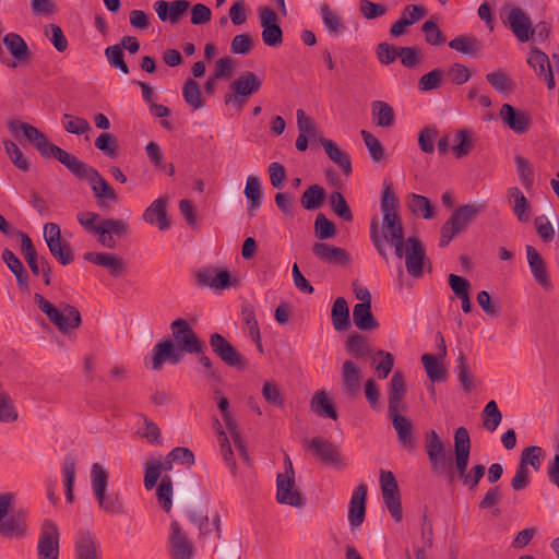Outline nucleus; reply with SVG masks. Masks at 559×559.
<instances>
[{
  "mask_svg": "<svg viewBox=\"0 0 559 559\" xmlns=\"http://www.w3.org/2000/svg\"><path fill=\"white\" fill-rule=\"evenodd\" d=\"M95 147L109 158H116L118 156V139L111 133H100L95 140Z\"/></svg>",
  "mask_w": 559,
  "mask_h": 559,
  "instance_id": "e2e57ef3",
  "label": "nucleus"
},
{
  "mask_svg": "<svg viewBox=\"0 0 559 559\" xmlns=\"http://www.w3.org/2000/svg\"><path fill=\"white\" fill-rule=\"evenodd\" d=\"M0 536L7 539L21 540L28 536L27 514L25 511L9 513L0 522Z\"/></svg>",
  "mask_w": 559,
  "mask_h": 559,
  "instance_id": "f3484780",
  "label": "nucleus"
},
{
  "mask_svg": "<svg viewBox=\"0 0 559 559\" xmlns=\"http://www.w3.org/2000/svg\"><path fill=\"white\" fill-rule=\"evenodd\" d=\"M108 472L99 463L91 468V483L98 508L109 515H124L127 513L122 496L118 491H108Z\"/></svg>",
  "mask_w": 559,
  "mask_h": 559,
  "instance_id": "f03ea898",
  "label": "nucleus"
},
{
  "mask_svg": "<svg viewBox=\"0 0 559 559\" xmlns=\"http://www.w3.org/2000/svg\"><path fill=\"white\" fill-rule=\"evenodd\" d=\"M508 198L511 203L512 211L519 222L527 223L531 219L530 203L524 193L518 187L508 189Z\"/></svg>",
  "mask_w": 559,
  "mask_h": 559,
  "instance_id": "c9c22d12",
  "label": "nucleus"
},
{
  "mask_svg": "<svg viewBox=\"0 0 559 559\" xmlns=\"http://www.w3.org/2000/svg\"><path fill=\"white\" fill-rule=\"evenodd\" d=\"M427 14V10L420 4H408L406 5L397 22H400L405 28L418 22Z\"/></svg>",
  "mask_w": 559,
  "mask_h": 559,
  "instance_id": "774afa93",
  "label": "nucleus"
},
{
  "mask_svg": "<svg viewBox=\"0 0 559 559\" xmlns=\"http://www.w3.org/2000/svg\"><path fill=\"white\" fill-rule=\"evenodd\" d=\"M320 13L324 27L328 29L330 35L338 36L344 31V23L328 3L321 4Z\"/></svg>",
  "mask_w": 559,
  "mask_h": 559,
  "instance_id": "09e8293b",
  "label": "nucleus"
},
{
  "mask_svg": "<svg viewBox=\"0 0 559 559\" xmlns=\"http://www.w3.org/2000/svg\"><path fill=\"white\" fill-rule=\"evenodd\" d=\"M324 199V189L318 185H312L304 191L300 203L304 209L311 211L321 207Z\"/></svg>",
  "mask_w": 559,
  "mask_h": 559,
  "instance_id": "3c124183",
  "label": "nucleus"
},
{
  "mask_svg": "<svg viewBox=\"0 0 559 559\" xmlns=\"http://www.w3.org/2000/svg\"><path fill=\"white\" fill-rule=\"evenodd\" d=\"M44 239L49 248L50 253L63 265L70 263V251L67 250L61 242V229L56 223H47L44 225Z\"/></svg>",
  "mask_w": 559,
  "mask_h": 559,
  "instance_id": "412c9836",
  "label": "nucleus"
},
{
  "mask_svg": "<svg viewBox=\"0 0 559 559\" xmlns=\"http://www.w3.org/2000/svg\"><path fill=\"white\" fill-rule=\"evenodd\" d=\"M36 552L38 559L59 558V531L51 520L41 524Z\"/></svg>",
  "mask_w": 559,
  "mask_h": 559,
  "instance_id": "1a4fd4ad",
  "label": "nucleus"
},
{
  "mask_svg": "<svg viewBox=\"0 0 559 559\" xmlns=\"http://www.w3.org/2000/svg\"><path fill=\"white\" fill-rule=\"evenodd\" d=\"M75 559H102V547L95 535L90 530L80 528L75 538Z\"/></svg>",
  "mask_w": 559,
  "mask_h": 559,
  "instance_id": "a211bd4d",
  "label": "nucleus"
},
{
  "mask_svg": "<svg viewBox=\"0 0 559 559\" xmlns=\"http://www.w3.org/2000/svg\"><path fill=\"white\" fill-rule=\"evenodd\" d=\"M182 96L185 102L193 109H200L205 100L202 98L199 84L194 80H187L182 86Z\"/></svg>",
  "mask_w": 559,
  "mask_h": 559,
  "instance_id": "4d7b16f0",
  "label": "nucleus"
},
{
  "mask_svg": "<svg viewBox=\"0 0 559 559\" xmlns=\"http://www.w3.org/2000/svg\"><path fill=\"white\" fill-rule=\"evenodd\" d=\"M190 520L192 523L197 524L201 535H207L212 532H216L217 537H221V518L216 513L210 519L209 516H201L194 513L190 514Z\"/></svg>",
  "mask_w": 559,
  "mask_h": 559,
  "instance_id": "bf43d9fd",
  "label": "nucleus"
},
{
  "mask_svg": "<svg viewBox=\"0 0 559 559\" xmlns=\"http://www.w3.org/2000/svg\"><path fill=\"white\" fill-rule=\"evenodd\" d=\"M502 121L516 134H524L531 129L532 117L530 114L515 109L510 104H503L500 109Z\"/></svg>",
  "mask_w": 559,
  "mask_h": 559,
  "instance_id": "b1692460",
  "label": "nucleus"
},
{
  "mask_svg": "<svg viewBox=\"0 0 559 559\" xmlns=\"http://www.w3.org/2000/svg\"><path fill=\"white\" fill-rule=\"evenodd\" d=\"M399 203L400 201L392 190V182L384 180L380 199V209L383 214L382 228L395 227L402 224V218L397 213Z\"/></svg>",
  "mask_w": 559,
  "mask_h": 559,
  "instance_id": "dca6fc26",
  "label": "nucleus"
},
{
  "mask_svg": "<svg viewBox=\"0 0 559 559\" xmlns=\"http://www.w3.org/2000/svg\"><path fill=\"white\" fill-rule=\"evenodd\" d=\"M486 80L495 91L501 94L512 92L515 87L514 81L503 69H497L486 74Z\"/></svg>",
  "mask_w": 559,
  "mask_h": 559,
  "instance_id": "de8ad7c7",
  "label": "nucleus"
},
{
  "mask_svg": "<svg viewBox=\"0 0 559 559\" xmlns=\"http://www.w3.org/2000/svg\"><path fill=\"white\" fill-rule=\"evenodd\" d=\"M353 320L356 328L361 331L376 330L380 325L371 311V305L368 302L354 306Z\"/></svg>",
  "mask_w": 559,
  "mask_h": 559,
  "instance_id": "e433bc0d",
  "label": "nucleus"
},
{
  "mask_svg": "<svg viewBox=\"0 0 559 559\" xmlns=\"http://www.w3.org/2000/svg\"><path fill=\"white\" fill-rule=\"evenodd\" d=\"M311 250L313 255L323 263L345 265L350 262V255L345 249L328 242H314Z\"/></svg>",
  "mask_w": 559,
  "mask_h": 559,
  "instance_id": "5701e85b",
  "label": "nucleus"
},
{
  "mask_svg": "<svg viewBox=\"0 0 559 559\" xmlns=\"http://www.w3.org/2000/svg\"><path fill=\"white\" fill-rule=\"evenodd\" d=\"M525 250L527 262L535 282L546 290L550 289L551 281L547 272L545 260L542 258L535 247L527 245Z\"/></svg>",
  "mask_w": 559,
  "mask_h": 559,
  "instance_id": "cd10ccee",
  "label": "nucleus"
},
{
  "mask_svg": "<svg viewBox=\"0 0 559 559\" xmlns=\"http://www.w3.org/2000/svg\"><path fill=\"white\" fill-rule=\"evenodd\" d=\"M425 449L431 465V471L440 475L444 472L448 463L445 445L435 430L425 433Z\"/></svg>",
  "mask_w": 559,
  "mask_h": 559,
  "instance_id": "f8f14e48",
  "label": "nucleus"
},
{
  "mask_svg": "<svg viewBox=\"0 0 559 559\" xmlns=\"http://www.w3.org/2000/svg\"><path fill=\"white\" fill-rule=\"evenodd\" d=\"M426 257L423 242L419 238L412 236L405 241L406 270L415 278L423 276V263Z\"/></svg>",
  "mask_w": 559,
  "mask_h": 559,
  "instance_id": "aec40b11",
  "label": "nucleus"
},
{
  "mask_svg": "<svg viewBox=\"0 0 559 559\" xmlns=\"http://www.w3.org/2000/svg\"><path fill=\"white\" fill-rule=\"evenodd\" d=\"M345 349L355 358L367 357L371 352L367 337L358 333L349 336L346 341Z\"/></svg>",
  "mask_w": 559,
  "mask_h": 559,
  "instance_id": "603ef678",
  "label": "nucleus"
},
{
  "mask_svg": "<svg viewBox=\"0 0 559 559\" xmlns=\"http://www.w3.org/2000/svg\"><path fill=\"white\" fill-rule=\"evenodd\" d=\"M195 554L192 542L177 521L170 523L169 556L171 559H193Z\"/></svg>",
  "mask_w": 559,
  "mask_h": 559,
  "instance_id": "4468645a",
  "label": "nucleus"
},
{
  "mask_svg": "<svg viewBox=\"0 0 559 559\" xmlns=\"http://www.w3.org/2000/svg\"><path fill=\"white\" fill-rule=\"evenodd\" d=\"M320 144L323 146L329 158L337 165L344 175L352 174V162L347 152L341 150L336 142L326 138H319Z\"/></svg>",
  "mask_w": 559,
  "mask_h": 559,
  "instance_id": "473e14b6",
  "label": "nucleus"
},
{
  "mask_svg": "<svg viewBox=\"0 0 559 559\" xmlns=\"http://www.w3.org/2000/svg\"><path fill=\"white\" fill-rule=\"evenodd\" d=\"M481 419L483 426L487 431L493 432L498 428L502 420V413L498 408L496 401L491 400L485 405L481 412Z\"/></svg>",
  "mask_w": 559,
  "mask_h": 559,
  "instance_id": "864d4df0",
  "label": "nucleus"
},
{
  "mask_svg": "<svg viewBox=\"0 0 559 559\" xmlns=\"http://www.w3.org/2000/svg\"><path fill=\"white\" fill-rule=\"evenodd\" d=\"M331 318L333 328L341 332L348 328L350 313L344 297H337L332 306Z\"/></svg>",
  "mask_w": 559,
  "mask_h": 559,
  "instance_id": "ea45409f",
  "label": "nucleus"
},
{
  "mask_svg": "<svg viewBox=\"0 0 559 559\" xmlns=\"http://www.w3.org/2000/svg\"><path fill=\"white\" fill-rule=\"evenodd\" d=\"M302 444L305 449L312 450L322 464L336 471H342L348 465L340 448L322 437L305 439Z\"/></svg>",
  "mask_w": 559,
  "mask_h": 559,
  "instance_id": "39448f33",
  "label": "nucleus"
},
{
  "mask_svg": "<svg viewBox=\"0 0 559 559\" xmlns=\"http://www.w3.org/2000/svg\"><path fill=\"white\" fill-rule=\"evenodd\" d=\"M84 260L106 269L114 277H119L127 271L123 259L111 252H86Z\"/></svg>",
  "mask_w": 559,
  "mask_h": 559,
  "instance_id": "393cba45",
  "label": "nucleus"
},
{
  "mask_svg": "<svg viewBox=\"0 0 559 559\" xmlns=\"http://www.w3.org/2000/svg\"><path fill=\"white\" fill-rule=\"evenodd\" d=\"M407 204L412 213L416 216H421L425 219H431L435 216V210L430 200L421 194H408Z\"/></svg>",
  "mask_w": 559,
  "mask_h": 559,
  "instance_id": "a19ab883",
  "label": "nucleus"
},
{
  "mask_svg": "<svg viewBox=\"0 0 559 559\" xmlns=\"http://www.w3.org/2000/svg\"><path fill=\"white\" fill-rule=\"evenodd\" d=\"M486 209L487 205L485 202L468 203L455 209L450 218L441 227L439 247H447L457 234L464 231L471 222L477 215L484 213Z\"/></svg>",
  "mask_w": 559,
  "mask_h": 559,
  "instance_id": "7ed1b4c3",
  "label": "nucleus"
},
{
  "mask_svg": "<svg viewBox=\"0 0 559 559\" xmlns=\"http://www.w3.org/2000/svg\"><path fill=\"white\" fill-rule=\"evenodd\" d=\"M314 234L320 240L333 238L336 235L335 224L323 213H319L314 221Z\"/></svg>",
  "mask_w": 559,
  "mask_h": 559,
  "instance_id": "0e129e2a",
  "label": "nucleus"
},
{
  "mask_svg": "<svg viewBox=\"0 0 559 559\" xmlns=\"http://www.w3.org/2000/svg\"><path fill=\"white\" fill-rule=\"evenodd\" d=\"M2 260L7 264L8 269L14 274L19 288L21 290H28L27 272L15 253L5 248L2 252Z\"/></svg>",
  "mask_w": 559,
  "mask_h": 559,
  "instance_id": "f704fd0d",
  "label": "nucleus"
},
{
  "mask_svg": "<svg viewBox=\"0 0 559 559\" xmlns=\"http://www.w3.org/2000/svg\"><path fill=\"white\" fill-rule=\"evenodd\" d=\"M245 195L248 199V212L251 213L250 216H254V210L261 206V185L260 180L257 176L250 175L247 178L246 187H245Z\"/></svg>",
  "mask_w": 559,
  "mask_h": 559,
  "instance_id": "37998d69",
  "label": "nucleus"
},
{
  "mask_svg": "<svg viewBox=\"0 0 559 559\" xmlns=\"http://www.w3.org/2000/svg\"><path fill=\"white\" fill-rule=\"evenodd\" d=\"M311 409L318 416L337 418L336 409L324 391L317 392L311 399Z\"/></svg>",
  "mask_w": 559,
  "mask_h": 559,
  "instance_id": "a18cd8bd",
  "label": "nucleus"
},
{
  "mask_svg": "<svg viewBox=\"0 0 559 559\" xmlns=\"http://www.w3.org/2000/svg\"><path fill=\"white\" fill-rule=\"evenodd\" d=\"M176 346L182 348V353L200 352L203 341L198 337L187 320L177 319L170 324Z\"/></svg>",
  "mask_w": 559,
  "mask_h": 559,
  "instance_id": "2eb2a0df",
  "label": "nucleus"
},
{
  "mask_svg": "<svg viewBox=\"0 0 559 559\" xmlns=\"http://www.w3.org/2000/svg\"><path fill=\"white\" fill-rule=\"evenodd\" d=\"M158 503L165 512H169L173 506V480L170 476L162 477L160 484L156 490Z\"/></svg>",
  "mask_w": 559,
  "mask_h": 559,
  "instance_id": "680f3d73",
  "label": "nucleus"
},
{
  "mask_svg": "<svg viewBox=\"0 0 559 559\" xmlns=\"http://www.w3.org/2000/svg\"><path fill=\"white\" fill-rule=\"evenodd\" d=\"M276 500L281 504L300 507L302 497L295 488V477L277 475L276 477Z\"/></svg>",
  "mask_w": 559,
  "mask_h": 559,
  "instance_id": "a878e982",
  "label": "nucleus"
},
{
  "mask_svg": "<svg viewBox=\"0 0 559 559\" xmlns=\"http://www.w3.org/2000/svg\"><path fill=\"white\" fill-rule=\"evenodd\" d=\"M262 80L251 71L242 72L230 83V90L235 93V105L241 109L246 99L260 91Z\"/></svg>",
  "mask_w": 559,
  "mask_h": 559,
  "instance_id": "9b49d317",
  "label": "nucleus"
},
{
  "mask_svg": "<svg viewBox=\"0 0 559 559\" xmlns=\"http://www.w3.org/2000/svg\"><path fill=\"white\" fill-rule=\"evenodd\" d=\"M329 203L333 213L344 222L353 221L352 210L345 200L344 195L340 191H333L329 197Z\"/></svg>",
  "mask_w": 559,
  "mask_h": 559,
  "instance_id": "6e6d98bb",
  "label": "nucleus"
},
{
  "mask_svg": "<svg viewBox=\"0 0 559 559\" xmlns=\"http://www.w3.org/2000/svg\"><path fill=\"white\" fill-rule=\"evenodd\" d=\"M367 492V485L360 484L352 495L348 510V522L352 527L360 526L365 520Z\"/></svg>",
  "mask_w": 559,
  "mask_h": 559,
  "instance_id": "c85d7f7f",
  "label": "nucleus"
},
{
  "mask_svg": "<svg viewBox=\"0 0 559 559\" xmlns=\"http://www.w3.org/2000/svg\"><path fill=\"white\" fill-rule=\"evenodd\" d=\"M175 461L170 459V452L164 459V461H159L157 459H151L145 463V474H144V487L147 490L153 489L160 476L162 472H168L173 469V463Z\"/></svg>",
  "mask_w": 559,
  "mask_h": 559,
  "instance_id": "2f4dec72",
  "label": "nucleus"
},
{
  "mask_svg": "<svg viewBox=\"0 0 559 559\" xmlns=\"http://www.w3.org/2000/svg\"><path fill=\"white\" fill-rule=\"evenodd\" d=\"M546 456V452L542 447L531 445L525 448L520 456V462L518 465L523 468H528L532 466L536 472L542 468L543 460Z\"/></svg>",
  "mask_w": 559,
  "mask_h": 559,
  "instance_id": "c03bdc74",
  "label": "nucleus"
},
{
  "mask_svg": "<svg viewBox=\"0 0 559 559\" xmlns=\"http://www.w3.org/2000/svg\"><path fill=\"white\" fill-rule=\"evenodd\" d=\"M405 394L404 374L396 370L389 385L388 413L396 431L399 443L403 449L413 451L416 447V440L413 437V424L407 417L400 414V411L404 408L403 399Z\"/></svg>",
  "mask_w": 559,
  "mask_h": 559,
  "instance_id": "f257e3e1",
  "label": "nucleus"
},
{
  "mask_svg": "<svg viewBox=\"0 0 559 559\" xmlns=\"http://www.w3.org/2000/svg\"><path fill=\"white\" fill-rule=\"evenodd\" d=\"M167 197H159L154 200L144 211L142 218L145 223L156 225L159 230L165 231L170 228V222L167 216Z\"/></svg>",
  "mask_w": 559,
  "mask_h": 559,
  "instance_id": "bb28decb",
  "label": "nucleus"
},
{
  "mask_svg": "<svg viewBox=\"0 0 559 559\" xmlns=\"http://www.w3.org/2000/svg\"><path fill=\"white\" fill-rule=\"evenodd\" d=\"M209 342L212 352L228 367L237 370H245L248 367L246 357L222 334L217 332L212 333Z\"/></svg>",
  "mask_w": 559,
  "mask_h": 559,
  "instance_id": "423d86ee",
  "label": "nucleus"
},
{
  "mask_svg": "<svg viewBox=\"0 0 559 559\" xmlns=\"http://www.w3.org/2000/svg\"><path fill=\"white\" fill-rule=\"evenodd\" d=\"M455 142L456 144L452 147L455 157L461 158L467 156L474 146L472 131L468 129L457 131L455 134Z\"/></svg>",
  "mask_w": 559,
  "mask_h": 559,
  "instance_id": "052dcab7",
  "label": "nucleus"
},
{
  "mask_svg": "<svg viewBox=\"0 0 559 559\" xmlns=\"http://www.w3.org/2000/svg\"><path fill=\"white\" fill-rule=\"evenodd\" d=\"M20 237L21 252L27 262L32 273L36 276L41 275L46 285L50 284V266L45 257L38 255L35 246L29 236L21 230L16 231Z\"/></svg>",
  "mask_w": 559,
  "mask_h": 559,
  "instance_id": "0eeeda50",
  "label": "nucleus"
},
{
  "mask_svg": "<svg viewBox=\"0 0 559 559\" xmlns=\"http://www.w3.org/2000/svg\"><path fill=\"white\" fill-rule=\"evenodd\" d=\"M504 24L512 31L514 36L522 43L530 40L535 35L531 19L521 8H511Z\"/></svg>",
  "mask_w": 559,
  "mask_h": 559,
  "instance_id": "6ab92c4d",
  "label": "nucleus"
},
{
  "mask_svg": "<svg viewBox=\"0 0 559 559\" xmlns=\"http://www.w3.org/2000/svg\"><path fill=\"white\" fill-rule=\"evenodd\" d=\"M455 364L459 381L461 382L463 390L466 393L472 392L475 385L473 382L471 367L466 355L462 350L459 352Z\"/></svg>",
  "mask_w": 559,
  "mask_h": 559,
  "instance_id": "49530a36",
  "label": "nucleus"
},
{
  "mask_svg": "<svg viewBox=\"0 0 559 559\" xmlns=\"http://www.w3.org/2000/svg\"><path fill=\"white\" fill-rule=\"evenodd\" d=\"M260 25L262 27V40L269 47H278L283 43V31L278 25L277 13L269 8L262 7L258 10Z\"/></svg>",
  "mask_w": 559,
  "mask_h": 559,
  "instance_id": "9d476101",
  "label": "nucleus"
},
{
  "mask_svg": "<svg viewBox=\"0 0 559 559\" xmlns=\"http://www.w3.org/2000/svg\"><path fill=\"white\" fill-rule=\"evenodd\" d=\"M86 182L90 185L98 205L103 206L106 201L114 203L118 201L115 190L97 169L87 178Z\"/></svg>",
  "mask_w": 559,
  "mask_h": 559,
  "instance_id": "7c9ffc66",
  "label": "nucleus"
},
{
  "mask_svg": "<svg viewBox=\"0 0 559 559\" xmlns=\"http://www.w3.org/2000/svg\"><path fill=\"white\" fill-rule=\"evenodd\" d=\"M380 484L384 503L395 522L402 521V503L399 486L391 471H380Z\"/></svg>",
  "mask_w": 559,
  "mask_h": 559,
  "instance_id": "6e6552de",
  "label": "nucleus"
},
{
  "mask_svg": "<svg viewBox=\"0 0 559 559\" xmlns=\"http://www.w3.org/2000/svg\"><path fill=\"white\" fill-rule=\"evenodd\" d=\"M361 370L353 360H345L342 367V384L346 395L353 397L360 389Z\"/></svg>",
  "mask_w": 559,
  "mask_h": 559,
  "instance_id": "72a5a7b5",
  "label": "nucleus"
},
{
  "mask_svg": "<svg viewBox=\"0 0 559 559\" xmlns=\"http://www.w3.org/2000/svg\"><path fill=\"white\" fill-rule=\"evenodd\" d=\"M34 147L43 157L56 158L70 169V153L49 142L43 133V140L35 143Z\"/></svg>",
  "mask_w": 559,
  "mask_h": 559,
  "instance_id": "4c0bfd02",
  "label": "nucleus"
},
{
  "mask_svg": "<svg viewBox=\"0 0 559 559\" xmlns=\"http://www.w3.org/2000/svg\"><path fill=\"white\" fill-rule=\"evenodd\" d=\"M195 281L200 286L223 290L230 286V273L216 267H203L197 271Z\"/></svg>",
  "mask_w": 559,
  "mask_h": 559,
  "instance_id": "4be33fe9",
  "label": "nucleus"
},
{
  "mask_svg": "<svg viewBox=\"0 0 559 559\" xmlns=\"http://www.w3.org/2000/svg\"><path fill=\"white\" fill-rule=\"evenodd\" d=\"M3 44L15 59L21 61L28 58L27 44L19 34L8 33L3 37Z\"/></svg>",
  "mask_w": 559,
  "mask_h": 559,
  "instance_id": "8fccbe9b",
  "label": "nucleus"
},
{
  "mask_svg": "<svg viewBox=\"0 0 559 559\" xmlns=\"http://www.w3.org/2000/svg\"><path fill=\"white\" fill-rule=\"evenodd\" d=\"M526 61L537 75H543L551 68L548 56L537 48H532Z\"/></svg>",
  "mask_w": 559,
  "mask_h": 559,
  "instance_id": "338daca9",
  "label": "nucleus"
},
{
  "mask_svg": "<svg viewBox=\"0 0 559 559\" xmlns=\"http://www.w3.org/2000/svg\"><path fill=\"white\" fill-rule=\"evenodd\" d=\"M371 114L373 121L381 128H390L394 124L395 115L393 107L382 100H374L371 104Z\"/></svg>",
  "mask_w": 559,
  "mask_h": 559,
  "instance_id": "58836bf2",
  "label": "nucleus"
},
{
  "mask_svg": "<svg viewBox=\"0 0 559 559\" xmlns=\"http://www.w3.org/2000/svg\"><path fill=\"white\" fill-rule=\"evenodd\" d=\"M449 47L467 56H475L479 49L477 39L466 34L459 35L450 40Z\"/></svg>",
  "mask_w": 559,
  "mask_h": 559,
  "instance_id": "13d9d810",
  "label": "nucleus"
},
{
  "mask_svg": "<svg viewBox=\"0 0 559 559\" xmlns=\"http://www.w3.org/2000/svg\"><path fill=\"white\" fill-rule=\"evenodd\" d=\"M421 362L430 381L444 382L447 380V370L438 357L432 354H424Z\"/></svg>",
  "mask_w": 559,
  "mask_h": 559,
  "instance_id": "79ce46f5",
  "label": "nucleus"
},
{
  "mask_svg": "<svg viewBox=\"0 0 559 559\" xmlns=\"http://www.w3.org/2000/svg\"><path fill=\"white\" fill-rule=\"evenodd\" d=\"M152 355V369L155 371L162 370L165 362L171 365L180 364L185 358L182 348H178L171 338H165L158 342L153 347Z\"/></svg>",
  "mask_w": 559,
  "mask_h": 559,
  "instance_id": "ddd939ff",
  "label": "nucleus"
},
{
  "mask_svg": "<svg viewBox=\"0 0 559 559\" xmlns=\"http://www.w3.org/2000/svg\"><path fill=\"white\" fill-rule=\"evenodd\" d=\"M86 182L90 185L98 205L103 206L106 201L114 203L118 201L115 190L97 169L87 178Z\"/></svg>",
  "mask_w": 559,
  "mask_h": 559,
  "instance_id": "c756f323",
  "label": "nucleus"
},
{
  "mask_svg": "<svg viewBox=\"0 0 559 559\" xmlns=\"http://www.w3.org/2000/svg\"><path fill=\"white\" fill-rule=\"evenodd\" d=\"M8 128L13 135L23 132L26 140L34 146L36 142L43 140V132L31 123L22 122L20 120H12L9 122Z\"/></svg>",
  "mask_w": 559,
  "mask_h": 559,
  "instance_id": "5fc2aeb1",
  "label": "nucleus"
},
{
  "mask_svg": "<svg viewBox=\"0 0 559 559\" xmlns=\"http://www.w3.org/2000/svg\"><path fill=\"white\" fill-rule=\"evenodd\" d=\"M370 240L379 255L384 260H388L385 242L394 247L395 255L399 259L405 257L404 243L406 240H404L402 224L395 227L381 228L380 231L378 218H372L370 222Z\"/></svg>",
  "mask_w": 559,
  "mask_h": 559,
  "instance_id": "20e7f679",
  "label": "nucleus"
},
{
  "mask_svg": "<svg viewBox=\"0 0 559 559\" xmlns=\"http://www.w3.org/2000/svg\"><path fill=\"white\" fill-rule=\"evenodd\" d=\"M3 145L14 166L22 171H27L29 169V163L20 147L11 140H4Z\"/></svg>",
  "mask_w": 559,
  "mask_h": 559,
  "instance_id": "69168bd1",
  "label": "nucleus"
}]
</instances>
